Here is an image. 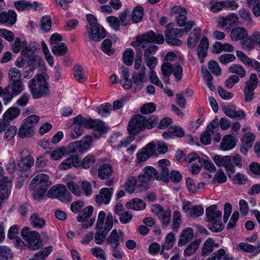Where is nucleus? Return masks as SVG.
Listing matches in <instances>:
<instances>
[{
	"mask_svg": "<svg viewBox=\"0 0 260 260\" xmlns=\"http://www.w3.org/2000/svg\"><path fill=\"white\" fill-rule=\"evenodd\" d=\"M106 218V213L101 211L98 216L95 224L96 232L94 235V241L97 244H102L106 237L108 232L112 228L113 225V217L111 213H108L106 217V224H104Z\"/></svg>",
	"mask_w": 260,
	"mask_h": 260,
	"instance_id": "nucleus-1",
	"label": "nucleus"
},
{
	"mask_svg": "<svg viewBox=\"0 0 260 260\" xmlns=\"http://www.w3.org/2000/svg\"><path fill=\"white\" fill-rule=\"evenodd\" d=\"M144 174L140 175L138 176V180L136 177L131 178V193L135 189L138 191L142 190L145 188L143 183L147 182L152 178H156L157 180L160 179L157 170L152 167L147 166L144 168Z\"/></svg>",
	"mask_w": 260,
	"mask_h": 260,
	"instance_id": "nucleus-2",
	"label": "nucleus"
},
{
	"mask_svg": "<svg viewBox=\"0 0 260 260\" xmlns=\"http://www.w3.org/2000/svg\"><path fill=\"white\" fill-rule=\"evenodd\" d=\"M157 123V119L153 117V119H147L142 115H136L131 119V134H137L146 128L153 127Z\"/></svg>",
	"mask_w": 260,
	"mask_h": 260,
	"instance_id": "nucleus-3",
	"label": "nucleus"
},
{
	"mask_svg": "<svg viewBox=\"0 0 260 260\" xmlns=\"http://www.w3.org/2000/svg\"><path fill=\"white\" fill-rule=\"evenodd\" d=\"M38 87H36L37 81L35 79H31L28 83V87L32 97L39 99L49 94V85L44 76L39 75L37 76Z\"/></svg>",
	"mask_w": 260,
	"mask_h": 260,
	"instance_id": "nucleus-4",
	"label": "nucleus"
},
{
	"mask_svg": "<svg viewBox=\"0 0 260 260\" xmlns=\"http://www.w3.org/2000/svg\"><path fill=\"white\" fill-rule=\"evenodd\" d=\"M21 236L25 241L27 247L31 250H37L43 246L40 234L37 231L30 230L27 227L22 229Z\"/></svg>",
	"mask_w": 260,
	"mask_h": 260,
	"instance_id": "nucleus-5",
	"label": "nucleus"
},
{
	"mask_svg": "<svg viewBox=\"0 0 260 260\" xmlns=\"http://www.w3.org/2000/svg\"><path fill=\"white\" fill-rule=\"evenodd\" d=\"M164 42V37L162 34H156L154 31L151 30L137 36L136 38V40L132 43V45L134 47L144 48L148 43L161 44Z\"/></svg>",
	"mask_w": 260,
	"mask_h": 260,
	"instance_id": "nucleus-6",
	"label": "nucleus"
},
{
	"mask_svg": "<svg viewBox=\"0 0 260 260\" xmlns=\"http://www.w3.org/2000/svg\"><path fill=\"white\" fill-rule=\"evenodd\" d=\"M23 90V84L21 80L11 82L6 88L1 89L5 104L7 105L14 95H18Z\"/></svg>",
	"mask_w": 260,
	"mask_h": 260,
	"instance_id": "nucleus-7",
	"label": "nucleus"
},
{
	"mask_svg": "<svg viewBox=\"0 0 260 260\" xmlns=\"http://www.w3.org/2000/svg\"><path fill=\"white\" fill-rule=\"evenodd\" d=\"M187 11L185 8L179 6L173 7L170 11L171 16L178 15L176 18V22L180 26H185L184 31H189L194 26L195 23L193 21L186 22Z\"/></svg>",
	"mask_w": 260,
	"mask_h": 260,
	"instance_id": "nucleus-8",
	"label": "nucleus"
},
{
	"mask_svg": "<svg viewBox=\"0 0 260 260\" xmlns=\"http://www.w3.org/2000/svg\"><path fill=\"white\" fill-rule=\"evenodd\" d=\"M47 196L51 198H57L62 202L68 203L72 201L71 193L66 187L61 184L52 187L47 192Z\"/></svg>",
	"mask_w": 260,
	"mask_h": 260,
	"instance_id": "nucleus-9",
	"label": "nucleus"
},
{
	"mask_svg": "<svg viewBox=\"0 0 260 260\" xmlns=\"http://www.w3.org/2000/svg\"><path fill=\"white\" fill-rule=\"evenodd\" d=\"M92 137L90 136H85L80 141H75L69 144L71 153L79 151L81 153L86 152L92 145Z\"/></svg>",
	"mask_w": 260,
	"mask_h": 260,
	"instance_id": "nucleus-10",
	"label": "nucleus"
},
{
	"mask_svg": "<svg viewBox=\"0 0 260 260\" xmlns=\"http://www.w3.org/2000/svg\"><path fill=\"white\" fill-rule=\"evenodd\" d=\"M19 157L20 159L17 165L19 172H25L33 166L35 160L27 150H22L19 153Z\"/></svg>",
	"mask_w": 260,
	"mask_h": 260,
	"instance_id": "nucleus-11",
	"label": "nucleus"
},
{
	"mask_svg": "<svg viewBox=\"0 0 260 260\" xmlns=\"http://www.w3.org/2000/svg\"><path fill=\"white\" fill-rule=\"evenodd\" d=\"M258 85V78L256 75L252 73L250 75L249 80L246 82L244 88V96L245 101L251 102L254 96V90Z\"/></svg>",
	"mask_w": 260,
	"mask_h": 260,
	"instance_id": "nucleus-12",
	"label": "nucleus"
},
{
	"mask_svg": "<svg viewBox=\"0 0 260 260\" xmlns=\"http://www.w3.org/2000/svg\"><path fill=\"white\" fill-rule=\"evenodd\" d=\"M152 212L161 220L162 228L168 226L170 222L171 212L170 209L165 210L159 204H154L151 208Z\"/></svg>",
	"mask_w": 260,
	"mask_h": 260,
	"instance_id": "nucleus-13",
	"label": "nucleus"
},
{
	"mask_svg": "<svg viewBox=\"0 0 260 260\" xmlns=\"http://www.w3.org/2000/svg\"><path fill=\"white\" fill-rule=\"evenodd\" d=\"M183 32V29L171 28L168 25L165 32L166 42L171 45L180 46L182 42L177 38L181 37Z\"/></svg>",
	"mask_w": 260,
	"mask_h": 260,
	"instance_id": "nucleus-14",
	"label": "nucleus"
},
{
	"mask_svg": "<svg viewBox=\"0 0 260 260\" xmlns=\"http://www.w3.org/2000/svg\"><path fill=\"white\" fill-rule=\"evenodd\" d=\"M73 121L75 127L71 132L70 137L73 139H76L82 135L84 127L88 128V124L87 118L82 117L81 115L75 117Z\"/></svg>",
	"mask_w": 260,
	"mask_h": 260,
	"instance_id": "nucleus-15",
	"label": "nucleus"
},
{
	"mask_svg": "<svg viewBox=\"0 0 260 260\" xmlns=\"http://www.w3.org/2000/svg\"><path fill=\"white\" fill-rule=\"evenodd\" d=\"M213 160L218 167H224L228 176L231 177L235 173V169L232 163V158L230 156H222L219 155H215Z\"/></svg>",
	"mask_w": 260,
	"mask_h": 260,
	"instance_id": "nucleus-16",
	"label": "nucleus"
},
{
	"mask_svg": "<svg viewBox=\"0 0 260 260\" xmlns=\"http://www.w3.org/2000/svg\"><path fill=\"white\" fill-rule=\"evenodd\" d=\"M88 128L93 129L94 132V136L96 138L101 137L107 132V128L104 122L101 120L91 119H87Z\"/></svg>",
	"mask_w": 260,
	"mask_h": 260,
	"instance_id": "nucleus-17",
	"label": "nucleus"
},
{
	"mask_svg": "<svg viewBox=\"0 0 260 260\" xmlns=\"http://www.w3.org/2000/svg\"><path fill=\"white\" fill-rule=\"evenodd\" d=\"M188 167L193 174L199 173L203 166V161L196 153H191L188 156Z\"/></svg>",
	"mask_w": 260,
	"mask_h": 260,
	"instance_id": "nucleus-18",
	"label": "nucleus"
},
{
	"mask_svg": "<svg viewBox=\"0 0 260 260\" xmlns=\"http://www.w3.org/2000/svg\"><path fill=\"white\" fill-rule=\"evenodd\" d=\"M113 190L114 189L112 187L102 188L100 191L99 194H97L95 197V199L96 204L99 206L108 204L111 201Z\"/></svg>",
	"mask_w": 260,
	"mask_h": 260,
	"instance_id": "nucleus-19",
	"label": "nucleus"
},
{
	"mask_svg": "<svg viewBox=\"0 0 260 260\" xmlns=\"http://www.w3.org/2000/svg\"><path fill=\"white\" fill-rule=\"evenodd\" d=\"M51 184L48 175L44 174H40L31 180L29 184V188L33 189L35 187L37 186L48 188Z\"/></svg>",
	"mask_w": 260,
	"mask_h": 260,
	"instance_id": "nucleus-20",
	"label": "nucleus"
},
{
	"mask_svg": "<svg viewBox=\"0 0 260 260\" xmlns=\"http://www.w3.org/2000/svg\"><path fill=\"white\" fill-rule=\"evenodd\" d=\"M87 31L90 38L95 42H99L106 37L105 30L100 25L87 27Z\"/></svg>",
	"mask_w": 260,
	"mask_h": 260,
	"instance_id": "nucleus-21",
	"label": "nucleus"
},
{
	"mask_svg": "<svg viewBox=\"0 0 260 260\" xmlns=\"http://www.w3.org/2000/svg\"><path fill=\"white\" fill-rule=\"evenodd\" d=\"M21 53L23 56L27 57L31 61V63L35 67L39 66L42 63V58L35 54L32 48L27 46L23 47Z\"/></svg>",
	"mask_w": 260,
	"mask_h": 260,
	"instance_id": "nucleus-22",
	"label": "nucleus"
},
{
	"mask_svg": "<svg viewBox=\"0 0 260 260\" xmlns=\"http://www.w3.org/2000/svg\"><path fill=\"white\" fill-rule=\"evenodd\" d=\"M146 68L144 66L141 68L139 73H134L133 75V81L134 85L131 84V87H134V92L139 90L142 87V83L145 77Z\"/></svg>",
	"mask_w": 260,
	"mask_h": 260,
	"instance_id": "nucleus-23",
	"label": "nucleus"
},
{
	"mask_svg": "<svg viewBox=\"0 0 260 260\" xmlns=\"http://www.w3.org/2000/svg\"><path fill=\"white\" fill-rule=\"evenodd\" d=\"M12 183L7 177H3L0 182V200L7 199L10 194Z\"/></svg>",
	"mask_w": 260,
	"mask_h": 260,
	"instance_id": "nucleus-24",
	"label": "nucleus"
},
{
	"mask_svg": "<svg viewBox=\"0 0 260 260\" xmlns=\"http://www.w3.org/2000/svg\"><path fill=\"white\" fill-rule=\"evenodd\" d=\"M158 165L161 174L160 180L164 181L165 183H168L169 181L168 167L170 165V161L166 159H163L158 161Z\"/></svg>",
	"mask_w": 260,
	"mask_h": 260,
	"instance_id": "nucleus-25",
	"label": "nucleus"
},
{
	"mask_svg": "<svg viewBox=\"0 0 260 260\" xmlns=\"http://www.w3.org/2000/svg\"><path fill=\"white\" fill-rule=\"evenodd\" d=\"M80 161L77 155H71L64 159L59 166V169L62 170H67L72 167H79Z\"/></svg>",
	"mask_w": 260,
	"mask_h": 260,
	"instance_id": "nucleus-26",
	"label": "nucleus"
},
{
	"mask_svg": "<svg viewBox=\"0 0 260 260\" xmlns=\"http://www.w3.org/2000/svg\"><path fill=\"white\" fill-rule=\"evenodd\" d=\"M16 14L13 10L0 13V23L12 25L16 21Z\"/></svg>",
	"mask_w": 260,
	"mask_h": 260,
	"instance_id": "nucleus-27",
	"label": "nucleus"
},
{
	"mask_svg": "<svg viewBox=\"0 0 260 260\" xmlns=\"http://www.w3.org/2000/svg\"><path fill=\"white\" fill-rule=\"evenodd\" d=\"M238 17L236 14L231 13L226 17H221L217 22V26L219 27H224L229 25H232L238 21Z\"/></svg>",
	"mask_w": 260,
	"mask_h": 260,
	"instance_id": "nucleus-28",
	"label": "nucleus"
},
{
	"mask_svg": "<svg viewBox=\"0 0 260 260\" xmlns=\"http://www.w3.org/2000/svg\"><path fill=\"white\" fill-rule=\"evenodd\" d=\"M209 47V41L207 37H203L200 42L198 48V56L201 62L204 61V58L207 56Z\"/></svg>",
	"mask_w": 260,
	"mask_h": 260,
	"instance_id": "nucleus-29",
	"label": "nucleus"
},
{
	"mask_svg": "<svg viewBox=\"0 0 260 260\" xmlns=\"http://www.w3.org/2000/svg\"><path fill=\"white\" fill-rule=\"evenodd\" d=\"M219 246V244L216 243L213 239L209 238L203 244L201 255L203 256H206L211 253L214 248H218Z\"/></svg>",
	"mask_w": 260,
	"mask_h": 260,
	"instance_id": "nucleus-30",
	"label": "nucleus"
},
{
	"mask_svg": "<svg viewBox=\"0 0 260 260\" xmlns=\"http://www.w3.org/2000/svg\"><path fill=\"white\" fill-rule=\"evenodd\" d=\"M206 215L208 221L221 219L222 212L217 210V205H212L208 207L206 210Z\"/></svg>",
	"mask_w": 260,
	"mask_h": 260,
	"instance_id": "nucleus-31",
	"label": "nucleus"
},
{
	"mask_svg": "<svg viewBox=\"0 0 260 260\" xmlns=\"http://www.w3.org/2000/svg\"><path fill=\"white\" fill-rule=\"evenodd\" d=\"M201 36V29L200 27L195 28L189 34L187 40V45L189 48L194 47Z\"/></svg>",
	"mask_w": 260,
	"mask_h": 260,
	"instance_id": "nucleus-32",
	"label": "nucleus"
},
{
	"mask_svg": "<svg viewBox=\"0 0 260 260\" xmlns=\"http://www.w3.org/2000/svg\"><path fill=\"white\" fill-rule=\"evenodd\" d=\"M247 35V30L242 27H237L233 28L230 34L231 39L235 41L244 39Z\"/></svg>",
	"mask_w": 260,
	"mask_h": 260,
	"instance_id": "nucleus-33",
	"label": "nucleus"
},
{
	"mask_svg": "<svg viewBox=\"0 0 260 260\" xmlns=\"http://www.w3.org/2000/svg\"><path fill=\"white\" fill-rule=\"evenodd\" d=\"M236 144L235 139L230 135L224 136L220 144V149L222 150H228L233 148Z\"/></svg>",
	"mask_w": 260,
	"mask_h": 260,
	"instance_id": "nucleus-34",
	"label": "nucleus"
},
{
	"mask_svg": "<svg viewBox=\"0 0 260 260\" xmlns=\"http://www.w3.org/2000/svg\"><path fill=\"white\" fill-rule=\"evenodd\" d=\"M71 148H69V145L67 147H61L56 149L51 152H46L45 153L49 154L50 158L54 160H57L62 157L67 152L71 153L70 151Z\"/></svg>",
	"mask_w": 260,
	"mask_h": 260,
	"instance_id": "nucleus-35",
	"label": "nucleus"
},
{
	"mask_svg": "<svg viewBox=\"0 0 260 260\" xmlns=\"http://www.w3.org/2000/svg\"><path fill=\"white\" fill-rule=\"evenodd\" d=\"M112 167L109 164H104L101 165L98 169V176L102 179L108 178L112 175Z\"/></svg>",
	"mask_w": 260,
	"mask_h": 260,
	"instance_id": "nucleus-36",
	"label": "nucleus"
},
{
	"mask_svg": "<svg viewBox=\"0 0 260 260\" xmlns=\"http://www.w3.org/2000/svg\"><path fill=\"white\" fill-rule=\"evenodd\" d=\"M193 237V230L191 228L185 229L181 233L178 241V245L183 246L191 240Z\"/></svg>",
	"mask_w": 260,
	"mask_h": 260,
	"instance_id": "nucleus-37",
	"label": "nucleus"
},
{
	"mask_svg": "<svg viewBox=\"0 0 260 260\" xmlns=\"http://www.w3.org/2000/svg\"><path fill=\"white\" fill-rule=\"evenodd\" d=\"M122 78L120 80L119 83L125 89L130 88V82L128 77L129 76V70L128 68L122 66L121 68Z\"/></svg>",
	"mask_w": 260,
	"mask_h": 260,
	"instance_id": "nucleus-38",
	"label": "nucleus"
},
{
	"mask_svg": "<svg viewBox=\"0 0 260 260\" xmlns=\"http://www.w3.org/2000/svg\"><path fill=\"white\" fill-rule=\"evenodd\" d=\"M73 72L74 78L77 81L80 83L86 81V78L84 75V70L81 65L79 64H75L73 69Z\"/></svg>",
	"mask_w": 260,
	"mask_h": 260,
	"instance_id": "nucleus-39",
	"label": "nucleus"
},
{
	"mask_svg": "<svg viewBox=\"0 0 260 260\" xmlns=\"http://www.w3.org/2000/svg\"><path fill=\"white\" fill-rule=\"evenodd\" d=\"M53 250V247L49 246L44 248L42 250L35 253L33 257L28 260H46V258Z\"/></svg>",
	"mask_w": 260,
	"mask_h": 260,
	"instance_id": "nucleus-40",
	"label": "nucleus"
},
{
	"mask_svg": "<svg viewBox=\"0 0 260 260\" xmlns=\"http://www.w3.org/2000/svg\"><path fill=\"white\" fill-rule=\"evenodd\" d=\"M30 222L31 225L37 229H42L46 224L45 220L36 213L31 214L30 217Z\"/></svg>",
	"mask_w": 260,
	"mask_h": 260,
	"instance_id": "nucleus-41",
	"label": "nucleus"
},
{
	"mask_svg": "<svg viewBox=\"0 0 260 260\" xmlns=\"http://www.w3.org/2000/svg\"><path fill=\"white\" fill-rule=\"evenodd\" d=\"M20 109L17 107H11L3 115V117L9 122L17 118L20 114Z\"/></svg>",
	"mask_w": 260,
	"mask_h": 260,
	"instance_id": "nucleus-42",
	"label": "nucleus"
},
{
	"mask_svg": "<svg viewBox=\"0 0 260 260\" xmlns=\"http://www.w3.org/2000/svg\"><path fill=\"white\" fill-rule=\"evenodd\" d=\"M121 235V234L118 233L116 230H113L107 238V241L108 244L111 245L112 247H117L119 244Z\"/></svg>",
	"mask_w": 260,
	"mask_h": 260,
	"instance_id": "nucleus-43",
	"label": "nucleus"
},
{
	"mask_svg": "<svg viewBox=\"0 0 260 260\" xmlns=\"http://www.w3.org/2000/svg\"><path fill=\"white\" fill-rule=\"evenodd\" d=\"M34 128L23 122V124L19 128L18 133V136L21 138L25 137H29L34 135Z\"/></svg>",
	"mask_w": 260,
	"mask_h": 260,
	"instance_id": "nucleus-44",
	"label": "nucleus"
},
{
	"mask_svg": "<svg viewBox=\"0 0 260 260\" xmlns=\"http://www.w3.org/2000/svg\"><path fill=\"white\" fill-rule=\"evenodd\" d=\"M37 2H35L33 4L28 1H19L15 2L14 5L19 11L28 10L33 8L34 6H37Z\"/></svg>",
	"mask_w": 260,
	"mask_h": 260,
	"instance_id": "nucleus-45",
	"label": "nucleus"
},
{
	"mask_svg": "<svg viewBox=\"0 0 260 260\" xmlns=\"http://www.w3.org/2000/svg\"><path fill=\"white\" fill-rule=\"evenodd\" d=\"M201 241L200 239H197L190 243L184 250V255L185 256H189L193 254L199 248Z\"/></svg>",
	"mask_w": 260,
	"mask_h": 260,
	"instance_id": "nucleus-46",
	"label": "nucleus"
},
{
	"mask_svg": "<svg viewBox=\"0 0 260 260\" xmlns=\"http://www.w3.org/2000/svg\"><path fill=\"white\" fill-rule=\"evenodd\" d=\"M93 211V208L91 206H89L85 208L82 212H81L77 217V220L79 222H84L89 218L92 215Z\"/></svg>",
	"mask_w": 260,
	"mask_h": 260,
	"instance_id": "nucleus-47",
	"label": "nucleus"
},
{
	"mask_svg": "<svg viewBox=\"0 0 260 260\" xmlns=\"http://www.w3.org/2000/svg\"><path fill=\"white\" fill-rule=\"evenodd\" d=\"M143 15L144 9L143 7L138 6L133 10L131 18L134 23H138L142 20Z\"/></svg>",
	"mask_w": 260,
	"mask_h": 260,
	"instance_id": "nucleus-48",
	"label": "nucleus"
},
{
	"mask_svg": "<svg viewBox=\"0 0 260 260\" xmlns=\"http://www.w3.org/2000/svg\"><path fill=\"white\" fill-rule=\"evenodd\" d=\"M67 51V47L63 43L56 44L52 49L53 53L59 56L64 55Z\"/></svg>",
	"mask_w": 260,
	"mask_h": 260,
	"instance_id": "nucleus-49",
	"label": "nucleus"
},
{
	"mask_svg": "<svg viewBox=\"0 0 260 260\" xmlns=\"http://www.w3.org/2000/svg\"><path fill=\"white\" fill-rule=\"evenodd\" d=\"M101 48L102 51L109 56L115 53V50L112 48V41L109 39H107L102 42Z\"/></svg>",
	"mask_w": 260,
	"mask_h": 260,
	"instance_id": "nucleus-50",
	"label": "nucleus"
},
{
	"mask_svg": "<svg viewBox=\"0 0 260 260\" xmlns=\"http://www.w3.org/2000/svg\"><path fill=\"white\" fill-rule=\"evenodd\" d=\"M95 156L91 154H89L84 157L82 161L80 162L79 167H81L84 169L89 168L95 162Z\"/></svg>",
	"mask_w": 260,
	"mask_h": 260,
	"instance_id": "nucleus-51",
	"label": "nucleus"
},
{
	"mask_svg": "<svg viewBox=\"0 0 260 260\" xmlns=\"http://www.w3.org/2000/svg\"><path fill=\"white\" fill-rule=\"evenodd\" d=\"M231 73L235 74L241 78H243L246 76V71L244 68L238 64H234L229 68Z\"/></svg>",
	"mask_w": 260,
	"mask_h": 260,
	"instance_id": "nucleus-52",
	"label": "nucleus"
},
{
	"mask_svg": "<svg viewBox=\"0 0 260 260\" xmlns=\"http://www.w3.org/2000/svg\"><path fill=\"white\" fill-rule=\"evenodd\" d=\"M221 219H217L209 221V229L213 232H219L223 229V225L222 223Z\"/></svg>",
	"mask_w": 260,
	"mask_h": 260,
	"instance_id": "nucleus-53",
	"label": "nucleus"
},
{
	"mask_svg": "<svg viewBox=\"0 0 260 260\" xmlns=\"http://www.w3.org/2000/svg\"><path fill=\"white\" fill-rule=\"evenodd\" d=\"M67 186L69 190L76 196L80 197L83 194V192L79 184L73 181H70L68 183Z\"/></svg>",
	"mask_w": 260,
	"mask_h": 260,
	"instance_id": "nucleus-54",
	"label": "nucleus"
},
{
	"mask_svg": "<svg viewBox=\"0 0 260 260\" xmlns=\"http://www.w3.org/2000/svg\"><path fill=\"white\" fill-rule=\"evenodd\" d=\"M21 74L19 69L16 68H11L8 72V77L11 81L21 80Z\"/></svg>",
	"mask_w": 260,
	"mask_h": 260,
	"instance_id": "nucleus-55",
	"label": "nucleus"
},
{
	"mask_svg": "<svg viewBox=\"0 0 260 260\" xmlns=\"http://www.w3.org/2000/svg\"><path fill=\"white\" fill-rule=\"evenodd\" d=\"M52 21L50 16L46 15L43 16L40 22V28L42 30L47 31L50 30Z\"/></svg>",
	"mask_w": 260,
	"mask_h": 260,
	"instance_id": "nucleus-56",
	"label": "nucleus"
},
{
	"mask_svg": "<svg viewBox=\"0 0 260 260\" xmlns=\"http://www.w3.org/2000/svg\"><path fill=\"white\" fill-rule=\"evenodd\" d=\"M111 110V105L107 103L101 105L98 108V112L102 116L106 117L110 114V111Z\"/></svg>",
	"mask_w": 260,
	"mask_h": 260,
	"instance_id": "nucleus-57",
	"label": "nucleus"
},
{
	"mask_svg": "<svg viewBox=\"0 0 260 260\" xmlns=\"http://www.w3.org/2000/svg\"><path fill=\"white\" fill-rule=\"evenodd\" d=\"M161 71L164 77L170 76L173 72V65L169 62L161 65Z\"/></svg>",
	"mask_w": 260,
	"mask_h": 260,
	"instance_id": "nucleus-58",
	"label": "nucleus"
},
{
	"mask_svg": "<svg viewBox=\"0 0 260 260\" xmlns=\"http://www.w3.org/2000/svg\"><path fill=\"white\" fill-rule=\"evenodd\" d=\"M156 110V106L154 103H149L143 105L140 111L143 114H148L154 112Z\"/></svg>",
	"mask_w": 260,
	"mask_h": 260,
	"instance_id": "nucleus-59",
	"label": "nucleus"
},
{
	"mask_svg": "<svg viewBox=\"0 0 260 260\" xmlns=\"http://www.w3.org/2000/svg\"><path fill=\"white\" fill-rule=\"evenodd\" d=\"M203 213L204 209L203 207L201 205H196L190 208L189 215L193 218H196L202 215Z\"/></svg>",
	"mask_w": 260,
	"mask_h": 260,
	"instance_id": "nucleus-60",
	"label": "nucleus"
},
{
	"mask_svg": "<svg viewBox=\"0 0 260 260\" xmlns=\"http://www.w3.org/2000/svg\"><path fill=\"white\" fill-rule=\"evenodd\" d=\"M145 202L139 198H135L131 203L132 208L135 210H141L145 208Z\"/></svg>",
	"mask_w": 260,
	"mask_h": 260,
	"instance_id": "nucleus-61",
	"label": "nucleus"
},
{
	"mask_svg": "<svg viewBox=\"0 0 260 260\" xmlns=\"http://www.w3.org/2000/svg\"><path fill=\"white\" fill-rule=\"evenodd\" d=\"M0 257L4 260H7L12 258V254L11 249L8 247L1 246Z\"/></svg>",
	"mask_w": 260,
	"mask_h": 260,
	"instance_id": "nucleus-62",
	"label": "nucleus"
},
{
	"mask_svg": "<svg viewBox=\"0 0 260 260\" xmlns=\"http://www.w3.org/2000/svg\"><path fill=\"white\" fill-rule=\"evenodd\" d=\"M91 253L93 256L99 259L106 260L105 256V251L101 247H95L91 248Z\"/></svg>",
	"mask_w": 260,
	"mask_h": 260,
	"instance_id": "nucleus-63",
	"label": "nucleus"
},
{
	"mask_svg": "<svg viewBox=\"0 0 260 260\" xmlns=\"http://www.w3.org/2000/svg\"><path fill=\"white\" fill-rule=\"evenodd\" d=\"M208 68L213 74L217 76L220 75L221 73V70L218 64L213 60L209 62Z\"/></svg>",
	"mask_w": 260,
	"mask_h": 260,
	"instance_id": "nucleus-64",
	"label": "nucleus"
}]
</instances>
